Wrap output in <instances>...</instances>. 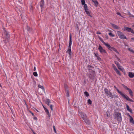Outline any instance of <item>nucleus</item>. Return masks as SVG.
<instances>
[{"instance_id": "64", "label": "nucleus", "mask_w": 134, "mask_h": 134, "mask_svg": "<svg viewBox=\"0 0 134 134\" xmlns=\"http://www.w3.org/2000/svg\"><path fill=\"white\" fill-rule=\"evenodd\" d=\"M114 87L116 89V88H117L115 86H114Z\"/></svg>"}, {"instance_id": "45", "label": "nucleus", "mask_w": 134, "mask_h": 134, "mask_svg": "<svg viewBox=\"0 0 134 134\" xmlns=\"http://www.w3.org/2000/svg\"><path fill=\"white\" fill-rule=\"evenodd\" d=\"M94 56L97 58L99 56V54L97 53H94Z\"/></svg>"}, {"instance_id": "48", "label": "nucleus", "mask_w": 134, "mask_h": 134, "mask_svg": "<svg viewBox=\"0 0 134 134\" xmlns=\"http://www.w3.org/2000/svg\"><path fill=\"white\" fill-rule=\"evenodd\" d=\"M76 29L77 30H78L79 29V26L78 24H76Z\"/></svg>"}, {"instance_id": "32", "label": "nucleus", "mask_w": 134, "mask_h": 134, "mask_svg": "<svg viewBox=\"0 0 134 134\" xmlns=\"http://www.w3.org/2000/svg\"><path fill=\"white\" fill-rule=\"evenodd\" d=\"M127 13H128L127 14L128 15L130 16V17H132L133 18H134V15H133L131 14L130 13L129 11H128L127 12Z\"/></svg>"}, {"instance_id": "40", "label": "nucleus", "mask_w": 134, "mask_h": 134, "mask_svg": "<svg viewBox=\"0 0 134 134\" xmlns=\"http://www.w3.org/2000/svg\"><path fill=\"white\" fill-rule=\"evenodd\" d=\"M123 73L124 75H125L126 74V72L125 71V70L123 68L121 70Z\"/></svg>"}, {"instance_id": "36", "label": "nucleus", "mask_w": 134, "mask_h": 134, "mask_svg": "<svg viewBox=\"0 0 134 134\" xmlns=\"http://www.w3.org/2000/svg\"><path fill=\"white\" fill-rule=\"evenodd\" d=\"M88 69L89 70H91L90 71L92 70V69L93 68V67L92 66L90 65H88Z\"/></svg>"}, {"instance_id": "52", "label": "nucleus", "mask_w": 134, "mask_h": 134, "mask_svg": "<svg viewBox=\"0 0 134 134\" xmlns=\"http://www.w3.org/2000/svg\"><path fill=\"white\" fill-rule=\"evenodd\" d=\"M127 115L128 116L130 117V119L132 118V117L131 115H130L129 113H128L127 114Z\"/></svg>"}, {"instance_id": "47", "label": "nucleus", "mask_w": 134, "mask_h": 134, "mask_svg": "<svg viewBox=\"0 0 134 134\" xmlns=\"http://www.w3.org/2000/svg\"><path fill=\"white\" fill-rule=\"evenodd\" d=\"M118 68L120 70L122 69V68H122L121 66H119L118 67Z\"/></svg>"}, {"instance_id": "29", "label": "nucleus", "mask_w": 134, "mask_h": 134, "mask_svg": "<svg viewBox=\"0 0 134 134\" xmlns=\"http://www.w3.org/2000/svg\"><path fill=\"white\" fill-rule=\"evenodd\" d=\"M114 63L116 64L117 66L118 67L119 66H120L119 63L116 61H114Z\"/></svg>"}, {"instance_id": "58", "label": "nucleus", "mask_w": 134, "mask_h": 134, "mask_svg": "<svg viewBox=\"0 0 134 134\" xmlns=\"http://www.w3.org/2000/svg\"><path fill=\"white\" fill-rule=\"evenodd\" d=\"M96 34H101V33L100 32H96Z\"/></svg>"}, {"instance_id": "9", "label": "nucleus", "mask_w": 134, "mask_h": 134, "mask_svg": "<svg viewBox=\"0 0 134 134\" xmlns=\"http://www.w3.org/2000/svg\"><path fill=\"white\" fill-rule=\"evenodd\" d=\"M98 49L101 53L103 54L107 53L106 50L103 49L102 47L100 44H99V47Z\"/></svg>"}, {"instance_id": "31", "label": "nucleus", "mask_w": 134, "mask_h": 134, "mask_svg": "<svg viewBox=\"0 0 134 134\" xmlns=\"http://www.w3.org/2000/svg\"><path fill=\"white\" fill-rule=\"evenodd\" d=\"M112 93L111 92H109V93L108 94L107 96H109L111 98L110 99H112Z\"/></svg>"}, {"instance_id": "53", "label": "nucleus", "mask_w": 134, "mask_h": 134, "mask_svg": "<svg viewBox=\"0 0 134 134\" xmlns=\"http://www.w3.org/2000/svg\"><path fill=\"white\" fill-rule=\"evenodd\" d=\"M53 127L54 131L55 133H56V130L55 129V126H54Z\"/></svg>"}, {"instance_id": "61", "label": "nucleus", "mask_w": 134, "mask_h": 134, "mask_svg": "<svg viewBox=\"0 0 134 134\" xmlns=\"http://www.w3.org/2000/svg\"><path fill=\"white\" fill-rule=\"evenodd\" d=\"M43 105V108H44V109L46 108L43 105Z\"/></svg>"}, {"instance_id": "50", "label": "nucleus", "mask_w": 134, "mask_h": 134, "mask_svg": "<svg viewBox=\"0 0 134 134\" xmlns=\"http://www.w3.org/2000/svg\"><path fill=\"white\" fill-rule=\"evenodd\" d=\"M97 59L99 61H101L102 60V59L100 58L99 57V56L97 58Z\"/></svg>"}, {"instance_id": "16", "label": "nucleus", "mask_w": 134, "mask_h": 134, "mask_svg": "<svg viewBox=\"0 0 134 134\" xmlns=\"http://www.w3.org/2000/svg\"><path fill=\"white\" fill-rule=\"evenodd\" d=\"M66 53H69V57L70 58H71V48H68V50L66 52Z\"/></svg>"}, {"instance_id": "3", "label": "nucleus", "mask_w": 134, "mask_h": 134, "mask_svg": "<svg viewBox=\"0 0 134 134\" xmlns=\"http://www.w3.org/2000/svg\"><path fill=\"white\" fill-rule=\"evenodd\" d=\"M115 119H116L117 120L121 122L122 121L121 114L120 113L118 112H115L114 115Z\"/></svg>"}, {"instance_id": "19", "label": "nucleus", "mask_w": 134, "mask_h": 134, "mask_svg": "<svg viewBox=\"0 0 134 134\" xmlns=\"http://www.w3.org/2000/svg\"><path fill=\"white\" fill-rule=\"evenodd\" d=\"M127 90H128L129 91V93L130 96L131 97H132L133 96V92L132 91L131 89L129 88Z\"/></svg>"}, {"instance_id": "21", "label": "nucleus", "mask_w": 134, "mask_h": 134, "mask_svg": "<svg viewBox=\"0 0 134 134\" xmlns=\"http://www.w3.org/2000/svg\"><path fill=\"white\" fill-rule=\"evenodd\" d=\"M119 37L122 39H127V38L126 37V36L124 34L122 35H121V36H120Z\"/></svg>"}, {"instance_id": "7", "label": "nucleus", "mask_w": 134, "mask_h": 134, "mask_svg": "<svg viewBox=\"0 0 134 134\" xmlns=\"http://www.w3.org/2000/svg\"><path fill=\"white\" fill-rule=\"evenodd\" d=\"M112 66L116 73L119 76H120L121 75V74L120 72L117 69L116 66L114 64H112Z\"/></svg>"}, {"instance_id": "10", "label": "nucleus", "mask_w": 134, "mask_h": 134, "mask_svg": "<svg viewBox=\"0 0 134 134\" xmlns=\"http://www.w3.org/2000/svg\"><path fill=\"white\" fill-rule=\"evenodd\" d=\"M79 114V116L82 118V119H83L85 118L87 116L86 115L85 113L82 111L80 112Z\"/></svg>"}, {"instance_id": "6", "label": "nucleus", "mask_w": 134, "mask_h": 134, "mask_svg": "<svg viewBox=\"0 0 134 134\" xmlns=\"http://www.w3.org/2000/svg\"><path fill=\"white\" fill-rule=\"evenodd\" d=\"M89 72L90 73L88 76L89 78L93 80L94 77V76L95 73V72L93 70H91Z\"/></svg>"}, {"instance_id": "30", "label": "nucleus", "mask_w": 134, "mask_h": 134, "mask_svg": "<svg viewBox=\"0 0 134 134\" xmlns=\"http://www.w3.org/2000/svg\"><path fill=\"white\" fill-rule=\"evenodd\" d=\"M92 101L90 99H88L87 100V103L88 105H91L92 104Z\"/></svg>"}, {"instance_id": "15", "label": "nucleus", "mask_w": 134, "mask_h": 134, "mask_svg": "<svg viewBox=\"0 0 134 134\" xmlns=\"http://www.w3.org/2000/svg\"><path fill=\"white\" fill-rule=\"evenodd\" d=\"M98 37L99 39V40L101 41V42L103 43L104 44L105 46H108V44L106 43L104 41L102 40V39L99 36H98Z\"/></svg>"}, {"instance_id": "28", "label": "nucleus", "mask_w": 134, "mask_h": 134, "mask_svg": "<svg viewBox=\"0 0 134 134\" xmlns=\"http://www.w3.org/2000/svg\"><path fill=\"white\" fill-rule=\"evenodd\" d=\"M27 29L29 32H30L32 30V29L28 25L27 26Z\"/></svg>"}, {"instance_id": "14", "label": "nucleus", "mask_w": 134, "mask_h": 134, "mask_svg": "<svg viewBox=\"0 0 134 134\" xmlns=\"http://www.w3.org/2000/svg\"><path fill=\"white\" fill-rule=\"evenodd\" d=\"M44 2L43 1H41L40 2V6L41 8V11L42 12V9H44Z\"/></svg>"}, {"instance_id": "37", "label": "nucleus", "mask_w": 134, "mask_h": 134, "mask_svg": "<svg viewBox=\"0 0 134 134\" xmlns=\"http://www.w3.org/2000/svg\"><path fill=\"white\" fill-rule=\"evenodd\" d=\"M122 86L126 90H127L128 89H129V88L127 86H125V85H124V84H122Z\"/></svg>"}, {"instance_id": "11", "label": "nucleus", "mask_w": 134, "mask_h": 134, "mask_svg": "<svg viewBox=\"0 0 134 134\" xmlns=\"http://www.w3.org/2000/svg\"><path fill=\"white\" fill-rule=\"evenodd\" d=\"M83 120L88 125H90V122L87 116L85 118H84Z\"/></svg>"}, {"instance_id": "25", "label": "nucleus", "mask_w": 134, "mask_h": 134, "mask_svg": "<svg viewBox=\"0 0 134 134\" xmlns=\"http://www.w3.org/2000/svg\"><path fill=\"white\" fill-rule=\"evenodd\" d=\"M44 110H45V111L46 113L48 115L49 117H50L49 112V111L48 110V109L47 108H45V109H44Z\"/></svg>"}, {"instance_id": "38", "label": "nucleus", "mask_w": 134, "mask_h": 134, "mask_svg": "<svg viewBox=\"0 0 134 134\" xmlns=\"http://www.w3.org/2000/svg\"><path fill=\"white\" fill-rule=\"evenodd\" d=\"M128 49L131 52H132V53H134V51L131 48H128Z\"/></svg>"}, {"instance_id": "55", "label": "nucleus", "mask_w": 134, "mask_h": 134, "mask_svg": "<svg viewBox=\"0 0 134 134\" xmlns=\"http://www.w3.org/2000/svg\"><path fill=\"white\" fill-rule=\"evenodd\" d=\"M30 113H31V114L33 116H35L34 114L33 113H32L31 111H30Z\"/></svg>"}, {"instance_id": "43", "label": "nucleus", "mask_w": 134, "mask_h": 134, "mask_svg": "<svg viewBox=\"0 0 134 134\" xmlns=\"http://www.w3.org/2000/svg\"><path fill=\"white\" fill-rule=\"evenodd\" d=\"M86 14L89 16L91 18L92 17V16L90 14L89 12L88 11V12H87L86 13Z\"/></svg>"}, {"instance_id": "46", "label": "nucleus", "mask_w": 134, "mask_h": 134, "mask_svg": "<svg viewBox=\"0 0 134 134\" xmlns=\"http://www.w3.org/2000/svg\"><path fill=\"white\" fill-rule=\"evenodd\" d=\"M50 108L52 111H53V105H51L50 106Z\"/></svg>"}, {"instance_id": "63", "label": "nucleus", "mask_w": 134, "mask_h": 134, "mask_svg": "<svg viewBox=\"0 0 134 134\" xmlns=\"http://www.w3.org/2000/svg\"><path fill=\"white\" fill-rule=\"evenodd\" d=\"M84 82L85 84H86V81L85 80H84Z\"/></svg>"}, {"instance_id": "12", "label": "nucleus", "mask_w": 134, "mask_h": 134, "mask_svg": "<svg viewBox=\"0 0 134 134\" xmlns=\"http://www.w3.org/2000/svg\"><path fill=\"white\" fill-rule=\"evenodd\" d=\"M72 42V41L71 39V34H70L69 36V45L68 46V48H71Z\"/></svg>"}, {"instance_id": "23", "label": "nucleus", "mask_w": 134, "mask_h": 134, "mask_svg": "<svg viewBox=\"0 0 134 134\" xmlns=\"http://www.w3.org/2000/svg\"><path fill=\"white\" fill-rule=\"evenodd\" d=\"M105 94L106 95H108V94L109 93V92H110V91H109L108 89L107 88H105L104 90Z\"/></svg>"}, {"instance_id": "62", "label": "nucleus", "mask_w": 134, "mask_h": 134, "mask_svg": "<svg viewBox=\"0 0 134 134\" xmlns=\"http://www.w3.org/2000/svg\"><path fill=\"white\" fill-rule=\"evenodd\" d=\"M131 39L133 40H134V38H131Z\"/></svg>"}, {"instance_id": "42", "label": "nucleus", "mask_w": 134, "mask_h": 134, "mask_svg": "<svg viewBox=\"0 0 134 134\" xmlns=\"http://www.w3.org/2000/svg\"><path fill=\"white\" fill-rule=\"evenodd\" d=\"M83 7L84 9L88 8L87 5L86 4H83Z\"/></svg>"}, {"instance_id": "22", "label": "nucleus", "mask_w": 134, "mask_h": 134, "mask_svg": "<svg viewBox=\"0 0 134 134\" xmlns=\"http://www.w3.org/2000/svg\"><path fill=\"white\" fill-rule=\"evenodd\" d=\"M92 2L94 4V6L96 7L98 6V5L99 4V3L97 1L94 0Z\"/></svg>"}, {"instance_id": "59", "label": "nucleus", "mask_w": 134, "mask_h": 134, "mask_svg": "<svg viewBox=\"0 0 134 134\" xmlns=\"http://www.w3.org/2000/svg\"><path fill=\"white\" fill-rule=\"evenodd\" d=\"M105 38L107 39H108V37L107 35H105Z\"/></svg>"}, {"instance_id": "26", "label": "nucleus", "mask_w": 134, "mask_h": 134, "mask_svg": "<svg viewBox=\"0 0 134 134\" xmlns=\"http://www.w3.org/2000/svg\"><path fill=\"white\" fill-rule=\"evenodd\" d=\"M117 33L119 37L121 36V35H122L123 34L122 32L120 31H118L117 32Z\"/></svg>"}, {"instance_id": "13", "label": "nucleus", "mask_w": 134, "mask_h": 134, "mask_svg": "<svg viewBox=\"0 0 134 134\" xmlns=\"http://www.w3.org/2000/svg\"><path fill=\"white\" fill-rule=\"evenodd\" d=\"M110 24L112 26V27L114 28V29H120V27H118L117 25H116L115 24H114L111 23H110Z\"/></svg>"}, {"instance_id": "27", "label": "nucleus", "mask_w": 134, "mask_h": 134, "mask_svg": "<svg viewBox=\"0 0 134 134\" xmlns=\"http://www.w3.org/2000/svg\"><path fill=\"white\" fill-rule=\"evenodd\" d=\"M65 93L66 94V96L67 97H68L69 96V92L68 90H66L65 91Z\"/></svg>"}, {"instance_id": "39", "label": "nucleus", "mask_w": 134, "mask_h": 134, "mask_svg": "<svg viewBox=\"0 0 134 134\" xmlns=\"http://www.w3.org/2000/svg\"><path fill=\"white\" fill-rule=\"evenodd\" d=\"M81 4L82 5H83V4H85V0H81Z\"/></svg>"}, {"instance_id": "5", "label": "nucleus", "mask_w": 134, "mask_h": 134, "mask_svg": "<svg viewBox=\"0 0 134 134\" xmlns=\"http://www.w3.org/2000/svg\"><path fill=\"white\" fill-rule=\"evenodd\" d=\"M122 30L125 31L131 32L133 34H134V31L131 28L129 27L124 26V28L122 29Z\"/></svg>"}, {"instance_id": "17", "label": "nucleus", "mask_w": 134, "mask_h": 134, "mask_svg": "<svg viewBox=\"0 0 134 134\" xmlns=\"http://www.w3.org/2000/svg\"><path fill=\"white\" fill-rule=\"evenodd\" d=\"M129 76L130 78H133L134 77V73L130 72H129Z\"/></svg>"}, {"instance_id": "18", "label": "nucleus", "mask_w": 134, "mask_h": 134, "mask_svg": "<svg viewBox=\"0 0 134 134\" xmlns=\"http://www.w3.org/2000/svg\"><path fill=\"white\" fill-rule=\"evenodd\" d=\"M126 105L127 110L131 113H133L132 109L130 108L129 106L127 104H126Z\"/></svg>"}, {"instance_id": "1", "label": "nucleus", "mask_w": 134, "mask_h": 134, "mask_svg": "<svg viewBox=\"0 0 134 134\" xmlns=\"http://www.w3.org/2000/svg\"><path fill=\"white\" fill-rule=\"evenodd\" d=\"M116 90L118 92L119 94H120L121 95L124 99H126L127 100L129 101L130 102H134V101L133 100L130 98L127 95H125V94L123 93L122 92L119 91V90L118 88H116Z\"/></svg>"}, {"instance_id": "24", "label": "nucleus", "mask_w": 134, "mask_h": 134, "mask_svg": "<svg viewBox=\"0 0 134 134\" xmlns=\"http://www.w3.org/2000/svg\"><path fill=\"white\" fill-rule=\"evenodd\" d=\"M38 86L39 88L41 89L42 90V91L43 92L45 91V89L44 87L43 86L40 85V84L38 85Z\"/></svg>"}, {"instance_id": "20", "label": "nucleus", "mask_w": 134, "mask_h": 134, "mask_svg": "<svg viewBox=\"0 0 134 134\" xmlns=\"http://www.w3.org/2000/svg\"><path fill=\"white\" fill-rule=\"evenodd\" d=\"M45 102L48 106H49V104L51 103L50 100L48 99L45 100Z\"/></svg>"}, {"instance_id": "54", "label": "nucleus", "mask_w": 134, "mask_h": 134, "mask_svg": "<svg viewBox=\"0 0 134 134\" xmlns=\"http://www.w3.org/2000/svg\"><path fill=\"white\" fill-rule=\"evenodd\" d=\"M117 14H118V15H119L120 16H121V17H122V16L121 15V13H120L119 12H117V13H116Z\"/></svg>"}, {"instance_id": "2", "label": "nucleus", "mask_w": 134, "mask_h": 134, "mask_svg": "<svg viewBox=\"0 0 134 134\" xmlns=\"http://www.w3.org/2000/svg\"><path fill=\"white\" fill-rule=\"evenodd\" d=\"M116 90L118 92L119 94H120L121 95L124 99H126L127 100L129 101L130 102H134V101L133 100L130 98L127 95H125V94L123 93L122 92L119 91V90L118 88H116Z\"/></svg>"}, {"instance_id": "57", "label": "nucleus", "mask_w": 134, "mask_h": 134, "mask_svg": "<svg viewBox=\"0 0 134 134\" xmlns=\"http://www.w3.org/2000/svg\"><path fill=\"white\" fill-rule=\"evenodd\" d=\"M117 60L119 62H120V59L118 57H117Z\"/></svg>"}, {"instance_id": "51", "label": "nucleus", "mask_w": 134, "mask_h": 134, "mask_svg": "<svg viewBox=\"0 0 134 134\" xmlns=\"http://www.w3.org/2000/svg\"><path fill=\"white\" fill-rule=\"evenodd\" d=\"M64 88L65 91L66 90H68V87L66 85H65L64 86Z\"/></svg>"}, {"instance_id": "41", "label": "nucleus", "mask_w": 134, "mask_h": 134, "mask_svg": "<svg viewBox=\"0 0 134 134\" xmlns=\"http://www.w3.org/2000/svg\"><path fill=\"white\" fill-rule=\"evenodd\" d=\"M108 34L110 36H111V37H114L115 36V35H114L112 33H109V34Z\"/></svg>"}, {"instance_id": "4", "label": "nucleus", "mask_w": 134, "mask_h": 134, "mask_svg": "<svg viewBox=\"0 0 134 134\" xmlns=\"http://www.w3.org/2000/svg\"><path fill=\"white\" fill-rule=\"evenodd\" d=\"M4 34V37L6 39L8 40L9 39L10 35L9 32H8L4 28H3Z\"/></svg>"}, {"instance_id": "33", "label": "nucleus", "mask_w": 134, "mask_h": 134, "mask_svg": "<svg viewBox=\"0 0 134 134\" xmlns=\"http://www.w3.org/2000/svg\"><path fill=\"white\" fill-rule=\"evenodd\" d=\"M84 94L87 97H88L89 96V94L87 91H85L84 92Z\"/></svg>"}, {"instance_id": "34", "label": "nucleus", "mask_w": 134, "mask_h": 134, "mask_svg": "<svg viewBox=\"0 0 134 134\" xmlns=\"http://www.w3.org/2000/svg\"><path fill=\"white\" fill-rule=\"evenodd\" d=\"M118 96L117 94H114L112 95V99L113 98H118Z\"/></svg>"}, {"instance_id": "56", "label": "nucleus", "mask_w": 134, "mask_h": 134, "mask_svg": "<svg viewBox=\"0 0 134 134\" xmlns=\"http://www.w3.org/2000/svg\"><path fill=\"white\" fill-rule=\"evenodd\" d=\"M35 120H37V119L36 117H34L33 118Z\"/></svg>"}, {"instance_id": "35", "label": "nucleus", "mask_w": 134, "mask_h": 134, "mask_svg": "<svg viewBox=\"0 0 134 134\" xmlns=\"http://www.w3.org/2000/svg\"><path fill=\"white\" fill-rule=\"evenodd\" d=\"M130 122L132 123L133 124H134V121L133 120V118L130 119Z\"/></svg>"}, {"instance_id": "8", "label": "nucleus", "mask_w": 134, "mask_h": 134, "mask_svg": "<svg viewBox=\"0 0 134 134\" xmlns=\"http://www.w3.org/2000/svg\"><path fill=\"white\" fill-rule=\"evenodd\" d=\"M107 47L108 49L110 50L111 51H113L117 53L118 54H119V52L117 51V49L115 48L111 47L109 44H108V46H107Z\"/></svg>"}, {"instance_id": "49", "label": "nucleus", "mask_w": 134, "mask_h": 134, "mask_svg": "<svg viewBox=\"0 0 134 134\" xmlns=\"http://www.w3.org/2000/svg\"><path fill=\"white\" fill-rule=\"evenodd\" d=\"M84 9L86 13L87 12H88V10L89 9L88 8Z\"/></svg>"}, {"instance_id": "60", "label": "nucleus", "mask_w": 134, "mask_h": 134, "mask_svg": "<svg viewBox=\"0 0 134 134\" xmlns=\"http://www.w3.org/2000/svg\"><path fill=\"white\" fill-rule=\"evenodd\" d=\"M34 71L36 70V67L35 66L34 67Z\"/></svg>"}, {"instance_id": "44", "label": "nucleus", "mask_w": 134, "mask_h": 134, "mask_svg": "<svg viewBox=\"0 0 134 134\" xmlns=\"http://www.w3.org/2000/svg\"><path fill=\"white\" fill-rule=\"evenodd\" d=\"M34 75L35 76H37L38 75L37 73L36 72H34L33 73Z\"/></svg>"}]
</instances>
